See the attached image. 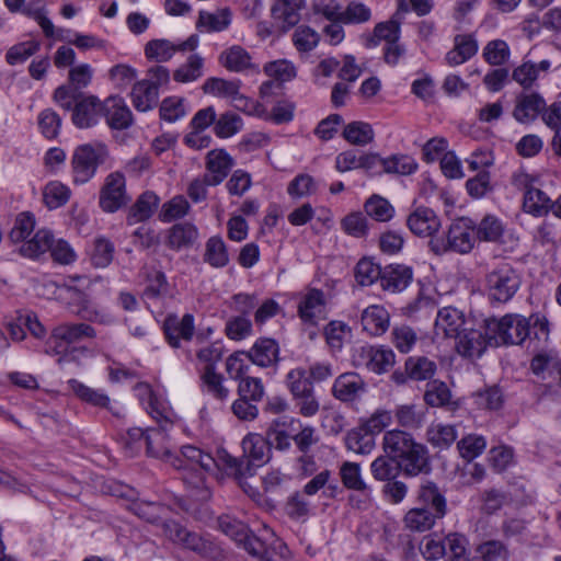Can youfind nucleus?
<instances>
[{"instance_id":"nucleus-1","label":"nucleus","mask_w":561,"mask_h":561,"mask_svg":"<svg viewBox=\"0 0 561 561\" xmlns=\"http://www.w3.org/2000/svg\"><path fill=\"white\" fill-rule=\"evenodd\" d=\"M178 456L182 466L173 467L183 471L184 483L196 491V497L199 500H206L210 495L207 486L208 476H217L218 470H225L227 474L242 477L250 470L249 463L237 460L225 449L218 450L215 458L198 447L186 445L181 448Z\"/></svg>"},{"instance_id":"nucleus-2","label":"nucleus","mask_w":561,"mask_h":561,"mask_svg":"<svg viewBox=\"0 0 561 561\" xmlns=\"http://www.w3.org/2000/svg\"><path fill=\"white\" fill-rule=\"evenodd\" d=\"M382 448L385 454L398 462L399 468L408 477H416L431 471L427 447L416 442L407 431L400 428L387 431L382 437Z\"/></svg>"},{"instance_id":"nucleus-3","label":"nucleus","mask_w":561,"mask_h":561,"mask_svg":"<svg viewBox=\"0 0 561 561\" xmlns=\"http://www.w3.org/2000/svg\"><path fill=\"white\" fill-rule=\"evenodd\" d=\"M136 391L147 412L161 423L158 428H148L146 431L147 454L162 459L171 466H182L180 457L172 451L170 445L168 430L172 426V423L164 414L162 402L148 383H138Z\"/></svg>"},{"instance_id":"nucleus-4","label":"nucleus","mask_w":561,"mask_h":561,"mask_svg":"<svg viewBox=\"0 0 561 561\" xmlns=\"http://www.w3.org/2000/svg\"><path fill=\"white\" fill-rule=\"evenodd\" d=\"M484 329L494 346L519 345L529 335L530 323L523 316L505 314L500 319H484Z\"/></svg>"},{"instance_id":"nucleus-5","label":"nucleus","mask_w":561,"mask_h":561,"mask_svg":"<svg viewBox=\"0 0 561 561\" xmlns=\"http://www.w3.org/2000/svg\"><path fill=\"white\" fill-rule=\"evenodd\" d=\"M297 314L305 328H309V337L317 336V328L321 321L328 318V299L325 294L318 288H307L301 293L297 304Z\"/></svg>"},{"instance_id":"nucleus-6","label":"nucleus","mask_w":561,"mask_h":561,"mask_svg":"<svg viewBox=\"0 0 561 561\" xmlns=\"http://www.w3.org/2000/svg\"><path fill=\"white\" fill-rule=\"evenodd\" d=\"M107 157L108 150L103 144H85L76 148L71 160L75 183L84 184L90 181Z\"/></svg>"},{"instance_id":"nucleus-7","label":"nucleus","mask_w":561,"mask_h":561,"mask_svg":"<svg viewBox=\"0 0 561 561\" xmlns=\"http://www.w3.org/2000/svg\"><path fill=\"white\" fill-rule=\"evenodd\" d=\"M520 277L507 263L500 264L485 277V290L492 302H507L517 293Z\"/></svg>"},{"instance_id":"nucleus-8","label":"nucleus","mask_w":561,"mask_h":561,"mask_svg":"<svg viewBox=\"0 0 561 561\" xmlns=\"http://www.w3.org/2000/svg\"><path fill=\"white\" fill-rule=\"evenodd\" d=\"M95 330L87 323H61L55 327L46 343V353L50 355H64L70 350L71 344L93 339Z\"/></svg>"},{"instance_id":"nucleus-9","label":"nucleus","mask_w":561,"mask_h":561,"mask_svg":"<svg viewBox=\"0 0 561 561\" xmlns=\"http://www.w3.org/2000/svg\"><path fill=\"white\" fill-rule=\"evenodd\" d=\"M352 363L355 367H365L371 373H387L396 363V354L386 346L362 345L353 350Z\"/></svg>"},{"instance_id":"nucleus-10","label":"nucleus","mask_w":561,"mask_h":561,"mask_svg":"<svg viewBox=\"0 0 561 561\" xmlns=\"http://www.w3.org/2000/svg\"><path fill=\"white\" fill-rule=\"evenodd\" d=\"M162 533L169 540L184 549L203 557L214 556L215 546L211 541L195 531L188 530L175 520L164 522L162 524Z\"/></svg>"},{"instance_id":"nucleus-11","label":"nucleus","mask_w":561,"mask_h":561,"mask_svg":"<svg viewBox=\"0 0 561 561\" xmlns=\"http://www.w3.org/2000/svg\"><path fill=\"white\" fill-rule=\"evenodd\" d=\"M455 341L458 354L467 358H479L489 345H494L484 329V320L478 325L473 319Z\"/></svg>"},{"instance_id":"nucleus-12","label":"nucleus","mask_w":561,"mask_h":561,"mask_svg":"<svg viewBox=\"0 0 561 561\" xmlns=\"http://www.w3.org/2000/svg\"><path fill=\"white\" fill-rule=\"evenodd\" d=\"M472 320V317L456 307H443L438 309L435 318L434 334L437 339L455 340Z\"/></svg>"},{"instance_id":"nucleus-13","label":"nucleus","mask_w":561,"mask_h":561,"mask_svg":"<svg viewBox=\"0 0 561 561\" xmlns=\"http://www.w3.org/2000/svg\"><path fill=\"white\" fill-rule=\"evenodd\" d=\"M129 197L126 193L125 176L121 172H112L106 179L100 192V207L105 213H115L126 205Z\"/></svg>"},{"instance_id":"nucleus-14","label":"nucleus","mask_w":561,"mask_h":561,"mask_svg":"<svg viewBox=\"0 0 561 561\" xmlns=\"http://www.w3.org/2000/svg\"><path fill=\"white\" fill-rule=\"evenodd\" d=\"M447 240L450 251L459 254L470 253L478 240L476 222L468 217L456 219L448 229Z\"/></svg>"},{"instance_id":"nucleus-15","label":"nucleus","mask_w":561,"mask_h":561,"mask_svg":"<svg viewBox=\"0 0 561 561\" xmlns=\"http://www.w3.org/2000/svg\"><path fill=\"white\" fill-rule=\"evenodd\" d=\"M198 45L197 35H191L187 39L181 43H172L165 38H156L149 41L145 45V56L149 60L157 62H165L170 60L178 51H192Z\"/></svg>"},{"instance_id":"nucleus-16","label":"nucleus","mask_w":561,"mask_h":561,"mask_svg":"<svg viewBox=\"0 0 561 561\" xmlns=\"http://www.w3.org/2000/svg\"><path fill=\"white\" fill-rule=\"evenodd\" d=\"M104 102L94 95H80L77 100L73 111L71 112V121L73 125L80 129L91 128L98 124L103 116Z\"/></svg>"},{"instance_id":"nucleus-17","label":"nucleus","mask_w":561,"mask_h":561,"mask_svg":"<svg viewBox=\"0 0 561 561\" xmlns=\"http://www.w3.org/2000/svg\"><path fill=\"white\" fill-rule=\"evenodd\" d=\"M243 458H236L239 461H245L249 463L250 470L242 477H234L241 482V480L248 476L253 474V468L260 467L268 460L270 446L265 437L261 434L249 433L242 439Z\"/></svg>"},{"instance_id":"nucleus-18","label":"nucleus","mask_w":561,"mask_h":561,"mask_svg":"<svg viewBox=\"0 0 561 561\" xmlns=\"http://www.w3.org/2000/svg\"><path fill=\"white\" fill-rule=\"evenodd\" d=\"M306 0H274L271 5V18L282 33L289 32L301 20V10Z\"/></svg>"},{"instance_id":"nucleus-19","label":"nucleus","mask_w":561,"mask_h":561,"mask_svg":"<svg viewBox=\"0 0 561 561\" xmlns=\"http://www.w3.org/2000/svg\"><path fill=\"white\" fill-rule=\"evenodd\" d=\"M367 392V383L356 373L341 374L333 382L332 394L341 402L358 401Z\"/></svg>"},{"instance_id":"nucleus-20","label":"nucleus","mask_w":561,"mask_h":561,"mask_svg":"<svg viewBox=\"0 0 561 561\" xmlns=\"http://www.w3.org/2000/svg\"><path fill=\"white\" fill-rule=\"evenodd\" d=\"M195 331L194 316L185 313L179 318L175 314H170L165 318L163 323V332L169 345L173 348L181 346V340L191 341Z\"/></svg>"},{"instance_id":"nucleus-21","label":"nucleus","mask_w":561,"mask_h":561,"mask_svg":"<svg viewBox=\"0 0 561 561\" xmlns=\"http://www.w3.org/2000/svg\"><path fill=\"white\" fill-rule=\"evenodd\" d=\"M407 226L413 234L426 238L438 232L442 224L433 209L419 206L408 216Z\"/></svg>"},{"instance_id":"nucleus-22","label":"nucleus","mask_w":561,"mask_h":561,"mask_svg":"<svg viewBox=\"0 0 561 561\" xmlns=\"http://www.w3.org/2000/svg\"><path fill=\"white\" fill-rule=\"evenodd\" d=\"M546 101L538 93H524L517 96L513 117L523 124L534 122L545 110Z\"/></svg>"},{"instance_id":"nucleus-23","label":"nucleus","mask_w":561,"mask_h":561,"mask_svg":"<svg viewBox=\"0 0 561 561\" xmlns=\"http://www.w3.org/2000/svg\"><path fill=\"white\" fill-rule=\"evenodd\" d=\"M103 115L106 117L107 125L113 129H126L133 123V114L119 96H110L104 101Z\"/></svg>"},{"instance_id":"nucleus-24","label":"nucleus","mask_w":561,"mask_h":561,"mask_svg":"<svg viewBox=\"0 0 561 561\" xmlns=\"http://www.w3.org/2000/svg\"><path fill=\"white\" fill-rule=\"evenodd\" d=\"M233 165V160L225 150H211L207 154L205 181L209 185L220 184Z\"/></svg>"},{"instance_id":"nucleus-25","label":"nucleus","mask_w":561,"mask_h":561,"mask_svg":"<svg viewBox=\"0 0 561 561\" xmlns=\"http://www.w3.org/2000/svg\"><path fill=\"white\" fill-rule=\"evenodd\" d=\"M478 41L473 34H458L454 37V47L445 55L450 67L465 64L478 53Z\"/></svg>"},{"instance_id":"nucleus-26","label":"nucleus","mask_w":561,"mask_h":561,"mask_svg":"<svg viewBox=\"0 0 561 561\" xmlns=\"http://www.w3.org/2000/svg\"><path fill=\"white\" fill-rule=\"evenodd\" d=\"M363 330L373 336L382 335L390 325V314L381 305H371L362 312Z\"/></svg>"},{"instance_id":"nucleus-27","label":"nucleus","mask_w":561,"mask_h":561,"mask_svg":"<svg viewBox=\"0 0 561 561\" xmlns=\"http://www.w3.org/2000/svg\"><path fill=\"white\" fill-rule=\"evenodd\" d=\"M413 271L401 264H391L382 270L380 286L383 290L400 293L412 282Z\"/></svg>"},{"instance_id":"nucleus-28","label":"nucleus","mask_w":561,"mask_h":561,"mask_svg":"<svg viewBox=\"0 0 561 561\" xmlns=\"http://www.w3.org/2000/svg\"><path fill=\"white\" fill-rule=\"evenodd\" d=\"M279 347L275 340L259 339L245 353V356L260 367H271L278 360Z\"/></svg>"},{"instance_id":"nucleus-29","label":"nucleus","mask_w":561,"mask_h":561,"mask_svg":"<svg viewBox=\"0 0 561 561\" xmlns=\"http://www.w3.org/2000/svg\"><path fill=\"white\" fill-rule=\"evenodd\" d=\"M129 510L139 518L161 528L164 522H171L167 519L170 512L169 507L158 502L134 500Z\"/></svg>"},{"instance_id":"nucleus-30","label":"nucleus","mask_w":561,"mask_h":561,"mask_svg":"<svg viewBox=\"0 0 561 561\" xmlns=\"http://www.w3.org/2000/svg\"><path fill=\"white\" fill-rule=\"evenodd\" d=\"M198 238L197 228L190 222L175 224L167 231L165 244L174 251L192 247Z\"/></svg>"},{"instance_id":"nucleus-31","label":"nucleus","mask_w":561,"mask_h":561,"mask_svg":"<svg viewBox=\"0 0 561 561\" xmlns=\"http://www.w3.org/2000/svg\"><path fill=\"white\" fill-rule=\"evenodd\" d=\"M219 64L231 72H244L254 67L249 51L240 45L224 49L218 57Z\"/></svg>"},{"instance_id":"nucleus-32","label":"nucleus","mask_w":561,"mask_h":561,"mask_svg":"<svg viewBox=\"0 0 561 561\" xmlns=\"http://www.w3.org/2000/svg\"><path fill=\"white\" fill-rule=\"evenodd\" d=\"M401 35L400 23L396 20H389L379 22L375 25L371 34L363 36V44L366 48L377 47L381 41L386 42V45L398 42Z\"/></svg>"},{"instance_id":"nucleus-33","label":"nucleus","mask_w":561,"mask_h":561,"mask_svg":"<svg viewBox=\"0 0 561 561\" xmlns=\"http://www.w3.org/2000/svg\"><path fill=\"white\" fill-rule=\"evenodd\" d=\"M69 389L82 402L100 409L112 411L110 397L101 389L92 388L77 379L68 380Z\"/></svg>"},{"instance_id":"nucleus-34","label":"nucleus","mask_w":561,"mask_h":561,"mask_svg":"<svg viewBox=\"0 0 561 561\" xmlns=\"http://www.w3.org/2000/svg\"><path fill=\"white\" fill-rule=\"evenodd\" d=\"M159 202V197L153 192L142 193L129 209L127 224L133 226L151 218L158 208Z\"/></svg>"},{"instance_id":"nucleus-35","label":"nucleus","mask_w":561,"mask_h":561,"mask_svg":"<svg viewBox=\"0 0 561 561\" xmlns=\"http://www.w3.org/2000/svg\"><path fill=\"white\" fill-rule=\"evenodd\" d=\"M294 419L289 416H282L273 420L266 431V442L270 448L274 447L278 450H287L293 437L287 433L286 428L294 423Z\"/></svg>"},{"instance_id":"nucleus-36","label":"nucleus","mask_w":561,"mask_h":561,"mask_svg":"<svg viewBox=\"0 0 561 561\" xmlns=\"http://www.w3.org/2000/svg\"><path fill=\"white\" fill-rule=\"evenodd\" d=\"M393 417L402 428L419 430L425 423V410L415 403L399 404L393 411Z\"/></svg>"},{"instance_id":"nucleus-37","label":"nucleus","mask_w":561,"mask_h":561,"mask_svg":"<svg viewBox=\"0 0 561 561\" xmlns=\"http://www.w3.org/2000/svg\"><path fill=\"white\" fill-rule=\"evenodd\" d=\"M231 23V12L224 8L215 12L199 11L196 28L201 32H221L228 28Z\"/></svg>"},{"instance_id":"nucleus-38","label":"nucleus","mask_w":561,"mask_h":561,"mask_svg":"<svg viewBox=\"0 0 561 561\" xmlns=\"http://www.w3.org/2000/svg\"><path fill=\"white\" fill-rule=\"evenodd\" d=\"M203 393L224 402L230 396V389L225 385V377L216 370H203L201 374Z\"/></svg>"},{"instance_id":"nucleus-39","label":"nucleus","mask_w":561,"mask_h":561,"mask_svg":"<svg viewBox=\"0 0 561 561\" xmlns=\"http://www.w3.org/2000/svg\"><path fill=\"white\" fill-rule=\"evenodd\" d=\"M131 103L139 112L152 110L159 100V92L148 81L140 80L131 89Z\"/></svg>"},{"instance_id":"nucleus-40","label":"nucleus","mask_w":561,"mask_h":561,"mask_svg":"<svg viewBox=\"0 0 561 561\" xmlns=\"http://www.w3.org/2000/svg\"><path fill=\"white\" fill-rule=\"evenodd\" d=\"M504 231L503 221L495 215L488 214L479 224H476L477 238L481 242H501Z\"/></svg>"},{"instance_id":"nucleus-41","label":"nucleus","mask_w":561,"mask_h":561,"mask_svg":"<svg viewBox=\"0 0 561 561\" xmlns=\"http://www.w3.org/2000/svg\"><path fill=\"white\" fill-rule=\"evenodd\" d=\"M551 62L547 59L541 60L539 64L525 61L513 70L512 77L518 84L525 89L534 85L539 78V73L549 71Z\"/></svg>"},{"instance_id":"nucleus-42","label":"nucleus","mask_w":561,"mask_h":561,"mask_svg":"<svg viewBox=\"0 0 561 561\" xmlns=\"http://www.w3.org/2000/svg\"><path fill=\"white\" fill-rule=\"evenodd\" d=\"M53 233L48 229H39L28 240H25L19 249L22 256L36 259L44 254L51 247Z\"/></svg>"},{"instance_id":"nucleus-43","label":"nucleus","mask_w":561,"mask_h":561,"mask_svg":"<svg viewBox=\"0 0 561 561\" xmlns=\"http://www.w3.org/2000/svg\"><path fill=\"white\" fill-rule=\"evenodd\" d=\"M203 259L205 263L215 268H221L229 264L228 249L221 237L214 236L206 241Z\"/></svg>"},{"instance_id":"nucleus-44","label":"nucleus","mask_w":561,"mask_h":561,"mask_svg":"<svg viewBox=\"0 0 561 561\" xmlns=\"http://www.w3.org/2000/svg\"><path fill=\"white\" fill-rule=\"evenodd\" d=\"M552 205L551 198L540 188L534 187L524 195L523 209L535 217L546 216Z\"/></svg>"},{"instance_id":"nucleus-45","label":"nucleus","mask_w":561,"mask_h":561,"mask_svg":"<svg viewBox=\"0 0 561 561\" xmlns=\"http://www.w3.org/2000/svg\"><path fill=\"white\" fill-rule=\"evenodd\" d=\"M443 516L438 515L437 511H431L428 507H417L405 514L404 524L411 530L425 531L432 528L436 519Z\"/></svg>"},{"instance_id":"nucleus-46","label":"nucleus","mask_w":561,"mask_h":561,"mask_svg":"<svg viewBox=\"0 0 561 561\" xmlns=\"http://www.w3.org/2000/svg\"><path fill=\"white\" fill-rule=\"evenodd\" d=\"M409 378L417 381L431 379L437 369L435 362L424 356H411L404 364Z\"/></svg>"},{"instance_id":"nucleus-47","label":"nucleus","mask_w":561,"mask_h":561,"mask_svg":"<svg viewBox=\"0 0 561 561\" xmlns=\"http://www.w3.org/2000/svg\"><path fill=\"white\" fill-rule=\"evenodd\" d=\"M340 477L343 485L346 489L359 491L368 494L370 489L362 477V469L359 463L345 461L340 468Z\"/></svg>"},{"instance_id":"nucleus-48","label":"nucleus","mask_w":561,"mask_h":561,"mask_svg":"<svg viewBox=\"0 0 561 561\" xmlns=\"http://www.w3.org/2000/svg\"><path fill=\"white\" fill-rule=\"evenodd\" d=\"M240 83V80H226L222 78L210 77L205 80L202 89L205 94L231 100L238 94Z\"/></svg>"},{"instance_id":"nucleus-49","label":"nucleus","mask_w":561,"mask_h":561,"mask_svg":"<svg viewBox=\"0 0 561 561\" xmlns=\"http://www.w3.org/2000/svg\"><path fill=\"white\" fill-rule=\"evenodd\" d=\"M427 442L437 448H448L457 439V431L454 425L432 423L426 431Z\"/></svg>"},{"instance_id":"nucleus-50","label":"nucleus","mask_w":561,"mask_h":561,"mask_svg":"<svg viewBox=\"0 0 561 561\" xmlns=\"http://www.w3.org/2000/svg\"><path fill=\"white\" fill-rule=\"evenodd\" d=\"M371 16L373 12L368 5L364 2L353 0L341 10L339 22L345 25L365 24L371 20Z\"/></svg>"},{"instance_id":"nucleus-51","label":"nucleus","mask_w":561,"mask_h":561,"mask_svg":"<svg viewBox=\"0 0 561 561\" xmlns=\"http://www.w3.org/2000/svg\"><path fill=\"white\" fill-rule=\"evenodd\" d=\"M419 499L431 511H437L438 515L446 514V500L440 493L438 486L431 481H426L420 488Z\"/></svg>"},{"instance_id":"nucleus-52","label":"nucleus","mask_w":561,"mask_h":561,"mask_svg":"<svg viewBox=\"0 0 561 561\" xmlns=\"http://www.w3.org/2000/svg\"><path fill=\"white\" fill-rule=\"evenodd\" d=\"M364 210L367 216L376 221H389L394 215L393 206L380 195H371L364 204Z\"/></svg>"},{"instance_id":"nucleus-53","label":"nucleus","mask_w":561,"mask_h":561,"mask_svg":"<svg viewBox=\"0 0 561 561\" xmlns=\"http://www.w3.org/2000/svg\"><path fill=\"white\" fill-rule=\"evenodd\" d=\"M343 137L352 145L366 146L374 140L371 125L364 122H352L344 127Z\"/></svg>"},{"instance_id":"nucleus-54","label":"nucleus","mask_w":561,"mask_h":561,"mask_svg":"<svg viewBox=\"0 0 561 561\" xmlns=\"http://www.w3.org/2000/svg\"><path fill=\"white\" fill-rule=\"evenodd\" d=\"M204 59L197 54L191 55L186 62L180 66L173 73L176 82L188 83L203 76Z\"/></svg>"},{"instance_id":"nucleus-55","label":"nucleus","mask_w":561,"mask_h":561,"mask_svg":"<svg viewBox=\"0 0 561 561\" xmlns=\"http://www.w3.org/2000/svg\"><path fill=\"white\" fill-rule=\"evenodd\" d=\"M347 449L362 455H368L375 448L374 435L360 428L350 431L345 437Z\"/></svg>"},{"instance_id":"nucleus-56","label":"nucleus","mask_w":561,"mask_h":561,"mask_svg":"<svg viewBox=\"0 0 561 561\" xmlns=\"http://www.w3.org/2000/svg\"><path fill=\"white\" fill-rule=\"evenodd\" d=\"M351 333V327L343 321H330L324 328L325 341L332 351H341Z\"/></svg>"},{"instance_id":"nucleus-57","label":"nucleus","mask_w":561,"mask_h":561,"mask_svg":"<svg viewBox=\"0 0 561 561\" xmlns=\"http://www.w3.org/2000/svg\"><path fill=\"white\" fill-rule=\"evenodd\" d=\"M417 162L408 154H393L385 158L383 173L410 175L417 170Z\"/></svg>"},{"instance_id":"nucleus-58","label":"nucleus","mask_w":561,"mask_h":561,"mask_svg":"<svg viewBox=\"0 0 561 561\" xmlns=\"http://www.w3.org/2000/svg\"><path fill=\"white\" fill-rule=\"evenodd\" d=\"M70 197V190L58 181H51L46 184L43 198L49 209H56L64 206Z\"/></svg>"},{"instance_id":"nucleus-59","label":"nucleus","mask_w":561,"mask_h":561,"mask_svg":"<svg viewBox=\"0 0 561 561\" xmlns=\"http://www.w3.org/2000/svg\"><path fill=\"white\" fill-rule=\"evenodd\" d=\"M243 128V121L240 115L233 112H226L216 118L214 131L219 138H229Z\"/></svg>"},{"instance_id":"nucleus-60","label":"nucleus","mask_w":561,"mask_h":561,"mask_svg":"<svg viewBox=\"0 0 561 561\" xmlns=\"http://www.w3.org/2000/svg\"><path fill=\"white\" fill-rule=\"evenodd\" d=\"M286 386L293 398H297L313 390V385L304 368H294L286 376Z\"/></svg>"},{"instance_id":"nucleus-61","label":"nucleus","mask_w":561,"mask_h":561,"mask_svg":"<svg viewBox=\"0 0 561 561\" xmlns=\"http://www.w3.org/2000/svg\"><path fill=\"white\" fill-rule=\"evenodd\" d=\"M370 470L376 480L388 482L396 479L401 469L398 462L386 454L385 456L377 457L371 462Z\"/></svg>"},{"instance_id":"nucleus-62","label":"nucleus","mask_w":561,"mask_h":561,"mask_svg":"<svg viewBox=\"0 0 561 561\" xmlns=\"http://www.w3.org/2000/svg\"><path fill=\"white\" fill-rule=\"evenodd\" d=\"M382 270L370 259H362L355 267V278L360 286H370L376 280L381 282Z\"/></svg>"},{"instance_id":"nucleus-63","label":"nucleus","mask_w":561,"mask_h":561,"mask_svg":"<svg viewBox=\"0 0 561 561\" xmlns=\"http://www.w3.org/2000/svg\"><path fill=\"white\" fill-rule=\"evenodd\" d=\"M486 447V440L483 436L477 434H469L462 437L457 443V448L460 456L471 461L483 453Z\"/></svg>"},{"instance_id":"nucleus-64","label":"nucleus","mask_w":561,"mask_h":561,"mask_svg":"<svg viewBox=\"0 0 561 561\" xmlns=\"http://www.w3.org/2000/svg\"><path fill=\"white\" fill-rule=\"evenodd\" d=\"M320 41L319 33L308 25L298 26L293 34V44L300 53L314 49Z\"/></svg>"}]
</instances>
